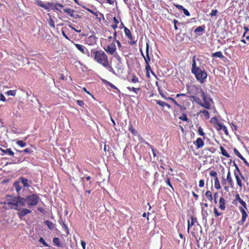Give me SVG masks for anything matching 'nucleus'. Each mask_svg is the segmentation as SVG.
Returning <instances> with one entry per match:
<instances>
[{
	"label": "nucleus",
	"instance_id": "34",
	"mask_svg": "<svg viewBox=\"0 0 249 249\" xmlns=\"http://www.w3.org/2000/svg\"><path fill=\"white\" fill-rule=\"evenodd\" d=\"M219 129L222 130L224 132L225 134L226 135H228V132L227 128L225 125L219 124Z\"/></svg>",
	"mask_w": 249,
	"mask_h": 249
},
{
	"label": "nucleus",
	"instance_id": "8",
	"mask_svg": "<svg viewBox=\"0 0 249 249\" xmlns=\"http://www.w3.org/2000/svg\"><path fill=\"white\" fill-rule=\"evenodd\" d=\"M18 213L17 214L20 219H22V218L25 216H26L28 214L31 213L32 212L31 210L26 208H21L20 209V210H18Z\"/></svg>",
	"mask_w": 249,
	"mask_h": 249
},
{
	"label": "nucleus",
	"instance_id": "18",
	"mask_svg": "<svg viewBox=\"0 0 249 249\" xmlns=\"http://www.w3.org/2000/svg\"><path fill=\"white\" fill-rule=\"evenodd\" d=\"M226 181L227 182H228V183L229 184V185L232 188L233 187V181L232 180V179L231 177V172L230 171V170L228 171V174H227V178H226Z\"/></svg>",
	"mask_w": 249,
	"mask_h": 249
},
{
	"label": "nucleus",
	"instance_id": "48",
	"mask_svg": "<svg viewBox=\"0 0 249 249\" xmlns=\"http://www.w3.org/2000/svg\"><path fill=\"white\" fill-rule=\"evenodd\" d=\"M213 213L216 216H219L221 215V213L218 212V211L216 208H214Z\"/></svg>",
	"mask_w": 249,
	"mask_h": 249
},
{
	"label": "nucleus",
	"instance_id": "37",
	"mask_svg": "<svg viewBox=\"0 0 249 249\" xmlns=\"http://www.w3.org/2000/svg\"><path fill=\"white\" fill-rule=\"evenodd\" d=\"M16 143L21 147L26 146V143L22 141L18 140L17 141Z\"/></svg>",
	"mask_w": 249,
	"mask_h": 249
},
{
	"label": "nucleus",
	"instance_id": "15",
	"mask_svg": "<svg viewBox=\"0 0 249 249\" xmlns=\"http://www.w3.org/2000/svg\"><path fill=\"white\" fill-rule=\"evenodd\" d=\"M205 30V26H199L197 27L195 30L194 33L198 36H200L202 35L203 32Z\"/></svg>",
	"mask_w": 249,
	"mask_h": 249
},
{
	"label": "nucleus",
	"instance_id": "43",
	"mask_svg": "<svg viewBox=\"0 0 249 249\" xmlns=\"http://www.w3.org/2000/svg\"><path fill=\"white\" fill-rule=\"evenodd\" d=\"M233 151H234V154L237 156H238V158H239L240 159L242 158V157H243L242 156V155L240 153V152L237 150V149L236 148H234L233 149Z\"/></svg>",
	"mask_w": 249,
	"mask_h": 249
},
{
	"label": "nucleus",
	"instance_id": "20",
	"mask_svg": "<svg viewBox=\"0 0 249 249\" xmlns=\"http://www.w3.org/2000/svg\"><path fill=\"white\" fill-rule=\"evenodd\" d=\"M219 207L221 210H224L225 209L226 206V200L225 198L223 197H221L219 199Z\"/></svg>",
	"mask_w": 249,
	"mask_h": 249
},
{
	"label": "nucleus",
	"instance_id": "24",
	"mask_svg": "<svg viewBox=\"0 0 249 249\" xmlns=\"http://www.w3.org/2000/svg\"><path fill=\"white\" fill-rule=\"evenodd\" d=\"M44 223L48 226L50 230H53L55 228L54 224L49 220H46L44 222Z\"/></svg>",
	"mask_w": 249,
	"mask_h": 249
},
{
	"label": "nucleus",
	"instance_id": "40",
	"mask_svg": "<svg viewBox=\"0 0 249 249\" xmlns=\"http://www.w3.org/2000/svg\"><path fill=\"white\" fill-rule=\"evenodd\" d=\"M53 242L54 244H55V245H56L58 247L60 246V244L59 243V239L58 238L55 237L53 239Z\"/></svg>",
	"mask_w": 249,
	"mask_h": 249
},
{
	"label": "nucleus",
	"instance_id": "61",
	"mask_svg": "<svg viewBox=\"0 0 249 249\" xmlns=\"http://www.w3.org/2000/svg\"><path fill=\"white\" fill-rule=\"evenodd\" d=\"M0 100L4 102L6 101L5 96L2 93L0 94Z\"/></svg>",
	"mask_w": 249,
	"mask_h": 249
},
{
	"label": "nucleus",
	"instance_id": "54",
	"mask_svg": "<svg viewBox=\"0 0 249 249\" xmlns=\"http://www.w3.org/2000/svg\"><path fill=\"white\" fill-rule=\"evenodd\" d=\"M201 96L202 98L203 99V101H206V94L204 93V92L203 91H201Z\"/></svg>",
	"mask_w": 249,
	"mask_h": 249
},
{
	"label": "nucleus",
	"instance_id": "45",
	"mask_svg": "<svg viewBox=\"0 0 249 249\" xmlns=\"http://www.w3.org/2000/svg\"><path fill=\"white\" fill-rule=\"evenodd\" d=\"M217 13L218 11L216 9H213L211 13L210 14V15L211 17L215 16Z\"/></svg>",
	"mask_w": 249,
	"mask_h": 249
},
{
	"label": "nucleus",
	"instance_id": "62",
	"mask_svg": "<svg viewBox=\"0 0 249 249\" xmlns=\"http://www.w3.org/2000/svg\"><path fill=\"white\" fill-rule=\"evenodd\" d=\"M234 166H235V171L236 172H238L239 174H241V173H240V171L239 169V168H238V166H237V165L234 162L233 163Z\"/></svg>",
	"mask_w": 249,
	"mask_h": 249
},
{
	"label": "nucleus",
	"instance_id": "17",
	"mask_svg": "<svg viewBox=\"0 0 249 249\" xmlns=\"http://www.w3.org/2000/svg\"><path fill=\"white\" fill-rule=\"evenodd\" d=\"M144 61L145 64L149 63L150 61V57L149 54V45L148 44L146 43V55L144 57Z\"/></svg>",
	"mask_w": 249,
	"mask_h": 249
},
{
	"label": "nucleus",
	"instance_id": "57",
	"mask_svg": "<svg viewBox=\"0 0 249 249\" xmlns=\"http://www.w3.org/2000/svg\"><path fill=\"white\" fill-rule=\"evenodd\" d=\"M176 8H177L178 9L180 10H183V9L184 8L182 5H179L178 4L174 5Z\"/></svg>",
	"mask_w": 249,
	"mask_h": 249
},
{
	"label": "nucleus",
	"instance_id": "56",
	"mask_svg": "<svg viewBox=\"0 0 249 249\" xmlns=\"http://www.w3.org/2000/svg\"><path fill=\"white\" fill-rule=\"evenodd\" d=\"M204 186V181L203 179H200L199 181V186L203 187Z\"/></svg>",
	"mask_w": 249,
	"mask_h": 249
},
{
	"label": "nucleus",
	"instance_id": "14",
	"mask_svg": "<svg viewBox=\"0 0 249 249\" xmlns=\"http://www.w3.org/2000/svg\"><path fill=\"white\" fill-rule=\"evenodd\" d=\"M196 60L197 61H199L198 58L196 59V56H194L192 58V68L191 70V72L199 68V67L197 66L196 62Z\"/></svg>",
	"mask_w": 249,
	"mask_h": 249
},
{
	"label": "nucleus",
	"instance_id": "7",
	"mask_svg": "<svg viewBox=\"0 0 249 249\" xmlns=\"http://www.w3.org/2000/svg\"><path fill=\"white\" fill-rule=\"evenodd\" d=\"M105 50L109 54L113 55L116 51V45L114 43H111L107 45Z\"/></svg>",
	"mask_w": 249,
	"mask_h": 249
},
{
	"label": "nucleus",
	"instance_id": "64",
	"mask_svg": "<svg viewBox=\"0 0 249 249\" xmlns=\"http://www.w3.org/2000/svg\"><path fill=\"white\" fill-rule=\"evenodd\" d=\"M49 24L51 27L54 28V23L53 20L51 19V21L49 22Z\"/></svg>",
	"mask_w": 249,
	"mask_h": 249
},
{
	"label": "nucleus",
	"instance_id": "46",
	"mask_svg": "<svg viewBox=\"0 0 249 249\" xmlns=\"http://www.w3.org/2000/svg\"><path fill=\"white\" fill-rule=\"evenodd\" d=\"M198 132L200 136H205V133L203 132V129L201 127L198 128Z\"/></svg>",
	"mask_w": 249,
	"mask_h": 249
},
{
	"label": "nucleus",
	"instance_id": "21",
	"mask_svg": "<svg viewBox=\"0 0 249 249\" xmlns=\"http://www.w3.org/2000/svg\"><path fill=\"white\" fill-rule=\"evenodd\" d=\"M199 101L197 102L198 104L201 106V107H203L205 108L209 109L210 107V103L207 101V100L205 101H204V103L200 101V100L198 99Z\"/></svg>",
	"mask_w": 249,
	"mask_h": 249
},
{
	"label": "nucleus",
	"instance_id": "60",
	"mask_svg": "<svg viewBox=\"0 0 249 249\" xmlns=\"http://www.w3.org/2000/svg\"><path fill=\"white\" fill-rule=\"evenodd\" d=\"M242 37H245L246 40L249 42V35H246V34L244 33L242 36Z\"/></svg>",
	"mask_w": 249,
	"mask_h": 249
},
{
	"label": "nucleus",
	"instance_id": "5",
	"mask_svg": "<svg viewBox=\"0 0 249 249\" xmlns=\"http://www.w3.org/2000/svg\"><path fill=\"white\" fill-rule=\"evenodd\" d=\"M238 209L242 214L241 219L238 222V223L240 225H242L246 221L247 218L248 216V214L246 211V209L245 208L244 209L242 207H238Z\"/></svg>",
	"mask_w": 249,
	"mask_h": 249
},
{
	"label": "nucleus",
	"instance_id": "55",
	"mask_svg": "<svg viewBox=\"0 0 249 249\" xmlns=\"http://www.w3.org/2000/svg\"><path fill=\"white\" fill-rule=\"evenodd\" d=\"M218 198V193H215L213 195V199L215 203H217V199Z\"/></svg>",
	"mask_w": 249,
	"mask_h": 249
},
{
	"label": "nucleus",
	"instance_id": "33",
	"mask_svg": "<svg viewBox=\"0 0 249 249\" xmlns=\"http://www.w3.org/2000/svg\"><path fill=\"white\" fill-rule=\"evenodd\" d=\"M199 113H202L203 115L205 117L206 119H208L210 118V114L209 112L205 110H200Z\"/></svg>",
	"mask_w": 249,
	"mask_h": 249
},
{
	"label": "nucleus",
	"instance_id": "44",
	"mask_svg": "<svg viewBox=\"0 0 249 249\" xmlns=\"http://www.w3.org/2000/svg\"><path fill=\"white\" fill-rule=\"evenodd\" d=\"M39 242L40 243L42 244L45 247L49 246L48 244L45 242V240L42 237L40 238V239L39 240Z\"/></svg>",
	"mask_w": 249,
	"mask_h": 249
},
{
	"label": "nucleus",
	"instance_id": "19",
	"mask_svg": "<svg viewBox=\"0 0 249 249\" xmlns=\"http://www.w3.org/2000/svg\"><path fill=\"white\" fill-rule=\"evenodd\" d=\"M191 221L190 222L189 220L188 221V228L187 231L188 232H189V230L191 227L193 226L194 224L197 222V219L196 217H194L193 216H191Z\"/></svg>",
	"mask_w": 249,
	"mask_h": 249
},
{
	"label": "nucleus",
	"instance_id": "9",
	"mask_svg": "<svg viewBox=\"0 0 249 249\" xmlns=\"http://www.w3.org/2000/svg\"><path fill=\"white\" fill-rule=\"evenodd\" d=\"M74 45L81 53L89 56L90 53L89 50L84 46L79 44H74Z\"/></svg>",
	"mask_w": 249,
	"mask_h": 249
},
{
	"label": "nucleus",
	"instance_id": "10",
	"mask_svg": "<svg viewBox=\"0 0 249 249\" xmlns=\"http://www.w3.org/2000/svg\"><path fill=\"white\" fill-rule=\"evenodd\" d=\"M97 38L94 35H91L85 38L86 43L89 45H93L96 43Z\"/></svg>",
	"mask_w": 249,
	"mask_h": 249
},
{
	"label": "nucleus",
	"instance_id": "3",
	"mask_svg": "<svg viewBox=\"0 0 249 249\" xmlns=\"http://www.w3.org/2000/svg\"><path fill=\"white\" fill-rule=\"evenodd\" d=\"M192 73L195 75L196 80L201 84L204 83L207 77V73L206 71L200 68L192 72Z\"/></svg>",
	"mask_w": 249,
	"mask_h": 249
},
{
	"label": "nucleus",
	"instance_id": "26",
	"mask_svg": "<svg viewBox=\"0 0 249 249\" xmlns=\"http://www.w3.org/2000/svg\"><path fill=\"white\" fill-rule=\"evenodd\" d=\"M64 12L68 14L71 17H73V13L74 12V10L70 8H66L64 9Z\"/></svg>",
	"mask_w": 249,
	"mask_h": 249
},
{
	"label": "nucleus",
	"instance_id": "39",
	"mask_svg": "<svg viewBox=\"0 0 249 249\" xmlns=\"http://www.w3.org/2000/svg\"><path fill=\"white\" fill-rule=\"evenodd\" d=\"M238 202L242 205L241 207H243L244 209L245 208L246 210L247 209V204L243 199H241Z\"/></svg>",
	"mask_w": 249,
	"mask_h": 249
},
{
	"label": "nucleus",
	"instance_id": "31",
	"mask_svg": "<svg viewBox=\"0 0 249 249\" xmlns=\"http://www.w3.org/2000/svg\"><path fill=\"white\" fill-rule=\"evenodd\" d=\"M205 196L209 200H210V201H212L213 197L212 196V194L210 191H207L205 193Z\"/></svg>",
	"mask_w": 249,
	"mask_h": 249
},
{
	"label": "nucleus",
	"instance_id": "49",
	"mask_svg": "<svg viewBox=\"0 0 249 249\" xmlns=\"http://www.w3.org/2000/svg\"><path fill=\"white\" fill-rule=\"evenodd\" d=\"M22 152H24L26 153H30L33 152L32 149L31 148H25L24 150L21 151Z\"/></svg>",
	"mask_w": 249,
	"mask_h": 249
},
{
	"label": "nucleus",
	"instance_id": "41",
	"mask_svg": "<svg viewBox=\"0 0 249 249\" xmlns=\"http://www.w3.org/2000/svg\"><path fill=\"white\" fill-rule=\"evenodd\" d=\"M179 119L184 121H188L187 116L185 113H183L182 116L179 117Z\"/></svg>",
	"mask_w": 249,
	"mask_h": 249
},
{
	"label": "nucleus",
	"instance_id": "22",
	"mask_svg": "<svg viewBox=\"0 0 249 249\" xmlns=\"http://www.w3.org/2000/svg\"><path fill=\"white\" fill-rule=\"evenodd\" d=\"M19 180L24 187H29L30 186V184L28 183V180L27 179L21 177L19 178Z\"/></svg>",
	"mask_w": 249,
	"mask_h": 249
},
{
	"label": "nucleus",
	"instance_id": "27",
	"mask_svg": "<svg viewBox=\"0 0 249 249\" xmlns=\"http://www.w3.org/2000/svg\"><path fill=\"white\" fill-rule=\"evenodd\" d=\"M14 187H15L17 192L19 193L21 189V187L19 186V183L18 181H16L14 183Z\"/></svg>",
	"mask_w": 249,
	"mask_h": 249
},
{
	"label": "nucleus",
	"instance_id": "50",
	"mask_svg": "<svg viewBox=\"0 0 249 249\" xmlns=\"http://www.w3.org/2000/svg\"><path fill=\"white\" fill-rule=\"evenodd\" d=\"M139 81L138 77L136 75H134L131 79V82L135 83Z\"/></svg>",
	"mask_w": 249,
	"mask_h": 249
},
{
	"label": "nucleus",
	"instance_id": "25",
	"mask_svg": "<svg viewBox=\"0 0 249 249\" xmlns=\"http://www.w3.org/2000/svg\"><path fill=\"white\" fill-rule=\"evenodd\" d=\"M234 176H235V178H236V182H237V185L240 187H242V181H241V179H240L238 175H237V173L235 171H234Z\"/></svg>",
	"mask_w": 249,
	"mask_h": 249
},
{
	"label": "nucleus",
	"instance_id": "13",
	"mask_svg": "<svg viewBox=\"0 0 249 249\" xmlns=\"http://www.w3.org/2000/svg\"><path fill=\"white\" fill-rule=\"evenodd\" d=\"M0 150L2 152L3 155H6L10 156H13L14 155V153L10 148H0Z\"/></svg>",
	"mask_w": 249,
	"mask_h": 249
},
{
	"label": "nucleus",
	"instance_id": "47",
	"mask_svg": "<svg viewBox=\"0 0 249 249\" xmlns=\"http://www.w3.org/2000/svg\"><path fill=\"white\" fill-rule=\"evenodd\" d=\"M129 130L133 134H135L136 133V131L135 129L132 127V125L130 124L129 127Z\"/></svg>",
	"mask_w": 249,
	"mask_h": 249
},
{
	"label": "nucleus",
	"instance_id": "12",
	"mask_svg": "<svg viewBox=\"0 0 249 249\" xmlns=\"http://www.w3.org/2000/svg\"><path fill=\"white\" fill-rule=\"evenodd\" d=\"M36 3L37 5L44 8L46 10H49L50 6L53 5V3L51 2H48L46 4H45L41 0H36Z\"/></svg>",
	"mask_w": 249,
	"mask_h": 249
},
{
	"label": "nucleus",
	"instance_id": "59",
	"mask_svg": "<svg viewBox=\"0 0 249 249\" xmlns=\"http://www.w3.org/2000/svg\"><path fill=\"white\" fill-rule=\"evenodd\" d=\"M166 183L172 188V189L174 191V188L172 185V184L170 183V179L169 178H167L166 181Z\"/></svg>",
	"mask_w": 249,
	"mask_h": 249
},
{
	"label": "nucleus",
	"instance_id": "35",
	"mask_svg": "<svg viewBox=\"0 0 249 249\" xmlns=\"http://www.w3.org/2000/svg\"><path fill=\"white\" fill-rule=\"evenodd\" d=\"M63 6L60 4V3H56L54 5V7L53 8H52V9H54V10H56L57 11H60V9L59 8H62L63 7Z\"/></svg>",
	"mask_w": 249,
	"mask_h": 249
},
{
	"label": "nucleus",
	"instance_id": "32",
	"mask_svg": "<svg viewBox=\"0 0 249 249\" xmlns=\"http://www.w3.org/2000/svg\"><path fill=\"white\" fill-rule=\"evenodd\" d=\"M214 186L216 189H220L221 188V186L217 177H216L214 179Z\"/></svg>",
	"mask_w": 249,
	"mask_h": 249
},
{
	"label": "nucleus",
	"instance_id": "23",
	"mask_svg": "<svg viewBox=\"0 0 249 249\" xmlns=\"http://www.w3.org/2000/svg\"><path fill=\"white\" fill-rule=\"evenodd\" d=\"M157 104L159 105V106L164 107L165 106L169 108L171 107L167 103L164 102V101H160V100H157L156 101Z\"/></svg>",
	"mask_w": 249,
	"mask_h": 249
},
{
	"label": "nucleus",
	"instance_id": "11",
	"mask_svg": "<svg viewBox=\"0 0 249 249\" xmlns=\"http://www.w3.org/2000/svg\"><path fill=\"white\" fill-rule=\"evenodd\" d=\"M124 32L125 36L127 37L128 39L131 41L130 44L131 45L135 44L136 41H134L133 36L131 35L130 30H129L126 27H124Z\"/></svg>",
	"mask_w": 249,
	"mask_h": 249
},
{
	"label": "nucleus",
	"instance_id": "38",
	"mask_svg": "<svg viewBox=\"0 0 249 249\" xmlns=\"http://www.w3.org/2000/svg\"><path fill=\"white\" fill-rule=\"evenodd\" d=\"M241 199L239 195L238 194H236L235 196V199L233 200V203L235 205H237V204L236 203V201H239Z\"/></svg>",
	"mask_w": 249,
	"mask_h": 249
},
{
	"label": "nucleus",
	"instance_id": "53",
	"mask_svg": "<svg viewBox=\"0 0 249 249\" xmlns=\"http://www.w3.org/2000/svg\"><path fill=\"white\" fill-rule=\"evenodd\" d=\"M182 11L183 12L184 14L186 16H190V14L187 9L184 8Z\"/></svg>",
	"mask_w": 249,
	"mask_h": 249
},
{
	"label": "nucleus",
	"instance_id": "36",
	"mask_svg": "<svg viewBox=\"0 0 249 249\" xmlns=\"http://www.w3.org/2000/svg\"><path fill=\"white\" fill-rule=\"evenodd\" d=\"M5 94L9 96H15L16 94V91L15 90H10L6 91Z\"/></svg>",
	"mask_w": 249,
	"mask_h": 249
},
{
	"label": "nucleus",
	"instance_id": "52",
	"mask_svg": "<svg viewBox=\"0 0 249 249\" xmlns=\"http://www.w3.org/2000/svg\"><path fill=\"white\" fill-rule=\"evenodd\" d=\"M76 103L80 107H83L84 105V102L82 100H77Z\"/></svg>",
	"mask_w": 249,
	"mask_h": 249
},
{
	"label": "nucleus",
	"instance_id": "58",
	"mask_svg": "<svg viewBox=\"0 0 249 249\" xmlns=\"http://www.w3.org/2000/svg\"><path fill=\"white\" fill-rule=\"evenodd\" d=\"M145 69L147 72H148L149 71L151 70L149 63L146 64Z\"/></svg>",
	"mask_w": 249,
	"mask_h": 249
},
{
	"label": "nucleus",
	"instance_id": "51",
	"mask_svg": "<svg viewBox=\"0 0 249 249\" xmlns=\"http://www.w3.org/2000/svg\"><path fill=\"white\" fill-rule=\"evenodd\" d=\"M210 175L216 178L217 177V173L215 171H212L210 172Z\"/></svg>",
	"mask_w": 249,
	"mask_h": 249
},
{
	"label": "nucleus",
	"instance_id": "1",
	"mask_svg": "<svg viewBox=\"0 0 249 249\" xmlns=\"http://www.w3.org/2000/svg\"><path fill=\"white\" fill-rule=\"evenodd\" d=\"M94 59L98 63L103 65L107 69L112 70V67L110 66L108 57L106 53L101 50L93 51L92 53Z\"/></svg>",
	"mask_w": 249,
	"mask_h": 249
},
{
	"label": "nucleus",
	"instance_id": "28",
	"mask_svg": "<svg viewBox=\"0 0 249 249\" xmlns=\"http://www.w3.org/2000/svg\"><path fill=\"white\" fill-rule=\"evenodd\" d=\"M212 56L215 57H219L220 58H223L224 57V55L222 54V53L221 52H217L213 53Z\"/></svg>",
	"mask_w": 249,
	"mask_h": 249
},
{
	"label": "nucleus",
	"instance_id": "29",
	"mask_svg": "<svg viewBox=\"0 0 249 249\" xmlns=\"http://www.w3.org/2000/svg\"><path fill=\"white\" fill-rule=\"evenodd\" d=\"M127 89L130 91H133L136 94H138V92L141 91V89L139 88H136L134 87L131 88L130 87H127Z\"/></svg>",
	"mask_w": 249,
	"mask_h": 249
},
{
	"label": "nucleus",
	"instance_id": "63",
	"mask_svg": "<svg viewBox=\"0 0 249 249\" xmlns=\"http://www.w3.org/2000/svg\"><path fill=\"white\" fill-rule=\"evenodd\" d=\"M241 160H242L243 161V162H244V163L248 166H249V162L246 160L243 157H242V158L241 159Z\"/></svg>",
	"mask_w": 249,
	"mask_h": 249
},
{
	"label": "nucleus",
	"instance_id": "42",
	"mask_svg": "<svg viewBox=\"0 0 249 249\" xmlns=\"http://www.w3.org/2000/svg\"><path fill=\"white\" fill-rule=\"evenodd\" d=\"M60 224L63 226V227L66 230V232L67 234H68L69 233V231H68V227L66 226V225L65 224V223H64V222L63 221H62L60 223Z\"/></svg>",
	"mask_w": 249,
	"mask_h": 249
},
{
	"label": "nucleus",
	"instance_id": "16",
	"mask_svg": "<svg viewBox=\"0 0 249 249\" xmlns=\"http://www.w3.org/2000/svg\"><path fill=\"white\" fill-rule=\"evenodd\" d=\"M194 143L198 149L201 148L204 146V142L200 138H198Z\"/></svg>",
	"mask_w": 249,
	"mask_h": 249
},
{
	"label": "nucleus",
	"instance_id": "4",
	"mask_svg": "<svg viewBox=\"0 0 249 249\" xmlns=\"http://www.w3.org/2000/svg\"><path fill=\"white\" fill-rule=\"evenodd\" d=\"M39 198L36 194L28 195L26 196L24 200H26V203L28 205L29 208L36 205L39 201Z\"/></svg>",
	"mask_w": 249,
	"mask_h": 249
},
{
	"label": "nucleus",
	"instance_id": "30",
	"mask_svg": "<svg viewBox=\"0 0 249 249\" xmlns=\"http://www.w3.org/2000/svg\"><path fill=\"white\" fill-rule=\"evenodd\" d=\"M220 149L221 150V152L222 155L225 156L227 158L230 157V155L226 152V150L224 148L223 146H220Z\"/></svg>",
	"mask_w": 249,
	"mask_h": 249
},
{
	"label": "nucleus",
	"instance_id": "2",
	"mask_svg": "<svg viewBox=\"0 0 249 249\" xmlns=\"http://www.w3.org/2000/svg\"><path fill=\"white\" fill-rule=\"evenodd\" d=\"M0 204L5 205L6 203L1 202ZM6 204L9 206L11 209L18 211L22 207L26 206V200H24V198L20 196L14 197L9 200Z\"/></svg>",
	"mask_w": 249,
	"mask_h": 249
},
{
	"label": "nucleus",
	"instance_id": "6",
	"mask_svg": "<svg viewBox=\"0 0 249 249\" xmlns=\"http://www.w3.org/2000/svg\"><path fill=\"white\" fill-rule=\"evenodd\" d=\"M201 214L202 218L205 221V223L207 222V217L208 215V213L207 211V207L208 205L207 203H201Z\"/></svg>",
	"mask_w": 249,
	"mask_h": 249
}]
</instances>
